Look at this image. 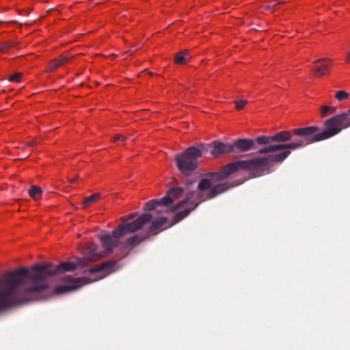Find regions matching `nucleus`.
Masks as SVG:
<instances>
[{"mask_svg": "<svg viewBox=\"0 0 350 350\" xmlns=\"http://www.w3.org/2000/svg\"><path fill=\"white\" fill-rule=\"evenodd\" d=\"M330 122L338 123L339 126L342 129H347L350 126V109L347 111L336 115L332 118Z\"/></svg>", "mask_w": 350, "mask_h": 350, "instance_id": "10", "label": "nucleus"}, {"mask_svg": "<svg viewBox=\"0 0 350 350\" xmlns=\"http://www.w3.org/2000/svg\"><path fill=\"white\" fill-rule=\"evenodd\" d=\"M211 188L212 187L204 191H201L198 188L201 193L200 194L189 191L188 188L185 191L182 187H173L168 191L165 196L161 199V202L163 206H167L174 201L178 200L185 193V198L172 208V211H179L174 217V221L176 223L187 217L201 202L211 199Z\"/></svg>", "mask_w": 350, "mask_h": 350, "instance_id": "4", "label": "nucleus"}, {"mask_svg": "<svg viewBox=\"0 0 350 350\" xmlns=\"http://www.w3.org/2000/svg\"><path fill=\"white\" fill-rule=\"evenodd\" d=\"M247 101L244 99H241V100L234 101L236 108L238 110H241V109H243L245 107V105L247 104Z\"/></svg>", "mask_w": 350, "mask_h": 350, "instance_id": "24", "label": "nucleus"}, {"mask_svg": "<svg viewBox=\"0 0 350 350\" xmlns=\"http://www.w3.org/2000/svg\"><path fill=\"white\" fill-rule=\"evenodd\" d=\"M346 62L349 64H350V52L349 53V54L347 55V58H346Z\"/></svg>", "mask_w": 350, "mask_h": 350, "instance_id": "25", "label": "nucleus"}, {"mask_svg": "<svg viewBox=\"0 0 350 350\" xmlns=\"http://www.w3.org/2000/svg\"><path fill=\"white\" fill-rule=\"evenodd\" d=\"M116 269L117 265L116 262L106 261L89 269L92 278H74L70 275H65L62 280L66 284L57 286L55 288V292L59 294L77 290L87 284L104 278Z\"/></svg>", "mask_w": 350, "mask_h": 350, "instance_id": "5", "label": "nucleus"}, {"mask_svg": "<svg viewBox=\"0 0 350 350\" xmlns=\"http://www.w3.org/2000/svg\"><path fill=\"white\" fill-rule=\"evenodd\" d=\"M146 237L147 236L142 234H135L131 236L124 241H121V249L125 250L134 247L141 243L144 240L146 239Z\"/></svg>", "mask_w": 350, "mask_h": 350, "instance_id": "11", "label": "nucleus"}, {"mask_svg": "<svg viewBox=\"0 0 350 350\" xmlns=\"http://www.w3.org/2000/svg\"><path fill=\"white\" fill-rule=\"evenodd\" d=\"M278 3H283V2H285L287 0H275Z\"/></svg>", "mask_w": 350, "mask_h": 350, "instance_id": "26", "label": "nucleus"}, {"mask_svg": "<svg viewBox=\"0 0 350 350\" xmlns=\"http://www.w3.org/2000/svg\"><path fill=\"white\" fill-rule=\"evenodd\" d=\"M165 208V211H167V209L165 207H161V209L157 210L158 212H162L163 211V209Z\"/></svg>", "mask_w": 350, "mask_h": 350, "instance_id": "27", "label": "nucleus"}, {"mask_svg": "<svg viewBox=\"0 0 350 350\" xmlns=\"http://www.w3.org/2000/svg\"><path fill=\"white\" fill-rule=\"evenodd\" d=\"M187 58L186 53H178L175 57V62L178 64H183L187 62Z\"/></svg>", "mask_w": 350, "mask_h": 350, "instance_id": "19", "label": "nucleus"}, {"mask_svg": "<svg viewBox=\"0 0 350 350\" xmlns=\"http://www.w3.org/2000/svg\"><path fill=\"white\" fill-rule=\"evenodd\" d=\"M127 137L121 134H116L113 137V142L115 143H124L126 140Z\"/></svg>", "mask_w": 350, "mask_h": 350, "instance_id": "23", "label": "nucleus"}, {"mask_svg": "<svg viewBox=\"0 0 350 350\" xmlns=\"http://www.w3.org/2000/svg\"><path fill=\"white\" fill-rule=\"evenodd\" d=\"M202 152L201 148L193 146L188 148L176 156V165L183 174L189 176L196 170L198 167V159L201 157Z\"/></svg>", "mask_w": 350, "mask_h": 350, "instance_id": "6", "label": "nucleus"}, {"mask_svg": "<svg viewBox=\"0 0 350 350\" xmlns=\"http://www.w3.org/2000/svg\"><path fill=\"white\" fill-rule=\"evenodd\" d=\"M273 142V135L272 136L262 135V136H259L256 138V142L260 144H269Z\"/></svg>", "mask_w": 350, "mask_h": 350, "instance_id": "17", "label": "nucleus"}, {"mask_svg": "<svg viewBox=\"0 0 350 350\" xmlns=\"http://www.w3.org/2000/svg\"><path fill=\"white\" fill-rule=\"evenodd\" d=\"M331 65L332 60L329 59H321L314 61L312 68L313 75L317 77L327 75L329 72Z\"/></svg>", "mask_w": 350, "mask_h": 350, "instance_id": "7", "label": "nucleus"}, {"mask_svg": "<svg viewBox=\"0 0 350 350\" xmlns=\"http://www.w3.org/2000/svg\"><path fill=\"white\" fill-rule=\"evenodd\" d=\"M335 97L339 101H342L348 99L349 94L348 92L344 90H340L336 93Z\"/></svg>", "mask_w": 350, "mask_h": 350, "instance_id": "20", "label": "nucleus"}, {"mask_svg": "<svg viewBox=\"0 0 350 350\" xmlns=\"http://www.w3.org/2000/svg\"><path fill=\"white\" fill-rule=\"evenodd\" d=\"M15 45L14 42H8L0 45V53L8 51L10 48L13 47Z\"/></svg>", "mask_w": 350, "mask_h": 350, "instance_id": "21", "label": "nucleus"}, {"mask_svg": "<svg viewBox=\"0 0 350 350\" xmlns=\"http://www.w3.org/2000/svg\"><path fill=\"white\" fill-rule=\"evenodd\" d=\"M21 72H15L13 75H11L8 80L12 82H19L21 81Z\"/></svg>", "mask_w": 350, "mask_h": 350, "instance_id": "22", "label": "nucleus"}, {"mask_svg": "<svg viewBox=\"0 0 350 350\" xmlns=\"http://www.w3.org/2000/svg\"><path fill=\"white\" fill-rule=\"evenodd\" d=\"M290 154L288 150L269 155L265 157H256L247 161H237L224 166L219 172L211 173L199 183V189L201 191L212 187L211 198H214L233 185L219 182L227 178L231 174L239 170H245L250 172L252 177H258L265 173L271 172L270 167L273 163H281Z\"/></svg>", "mask_w": 350, "mask_h": 350, "instance_id": "2", "label": "nucleus"}, {"mask_svg": "<svg viewBox=\"0 0 350 350\" xmlns=\"http://www.w3.org/2000/svg\"><path fill=\"white\" fill-rule=\"evenodd\" d=\"M67 61H68V58L67 57L62 56L57 59H54L53 62H51L50 68L51 70L55 69L59 66L63 65Z\"/></svg>", "mask_w": 350, "mask_h": 350, "instance_id": "14", "label": "nucleus"}, {"mask_svg": "<svg viewBox=\"0 0 350 350\" xmlns=\"http://www.w3.org/2000/svg\"><path fill=\"white\" fill-rule=\"evenodd\" d=\"M159 206H163L160 200H152L147 202L145 205L146 211H152L157 208Z\"/></svg>", "mask_w": 350, "mask_h": 350, "instance_id": "15", "label": "nucleus"}, {"mask_svg": "<svg viewBox=\"0 0 350 350\" xmlns=\"http://www.w3.org/2000/svg\"><path fill=\"white\" fill-rule=\"evenodd\" d=\"M231 145L232 152H246L253 148L254 142L250 139H240L236 140Z\"/></svg>", "mask_w": 350, "mask_h": 350, "instance_id": "9", "label": "nucleus"}, {"mask_svg": "<svg viewBox=\"0 0 350 350\" xmlns=\"http://www.w3.org/2000/svg\"><path fill=\"white\" fill-rule=\"evenodd\" d=\"M133 214L122 217L123 223L113 230L111 234L105 233L99 237L105 251L98 252L97 245L88 243L83 249V259H78L77 263L65 262L55 267L51 264L44 263L31 267H22L8 271L0 276V312L12 307L41 299L43 291L48 287L47 277L61 271H70L78 266L84 267L85 261H96L111 254L118 245L121 246L120 239L129 234L141 229L152 219L146 213L137 219Z\"/></svg>", "mask_w": 350, "mask_h": 350, "instance_id": "1", "label": "nucleus"}, {"mask_svg": "<svg viewBox=\"0 0 350 350\" xmlns=\"http://www.w3.org/2000/svg\"><path fill=\"white\" fill-rule=\"evenodd\" d=\"M100 197H101V194L99 193H96L92 194V196H90V197L87 198L85 200V202H84L85 206H87L88 205H89L91 203H94V202H96L97 200H98L100 198Z\"/></svg>", "mask_w": 350, "mask_h": 350, "instance_id": "18", "label": "nucleus"}, {"mask_svg": "<svg viewBox=\"0 0 350 350\" xmlns=\"http://www.w3.org/2000/svg\"><path fill=\"white\" fill-rule=\"evenodd\" d=\"M210 146L212 148L211 152L214 157H219L232 152V145L230 144L214 142Z\"/></svg>", "mask_w": 350, "mask_h": 350, "instance_id": "8", "label": "nucleus"}, {"mask_svg": "<svg viewBox=\"0 0 350 350\" xmlns=\"http://www.w3.org/2000/svg\"><path fill=\"white\" fill-rule=\"evenodd\" d=\"M336 111V108L335 107L323 105L321 109V115L322 117H325L328 115L334 113Z\"/></svg>", "mask_w": 350, "mask_h": 350, "instance_id": "16", "label": "nucleus"}, {"mask_svg": "<svg viewBox=\"0 0 350 350\" xmlns=\"http://www.w3.org/2000/svg\"><path fill=\"white\" fill-rule=\"evenodd\" d=\"M42 193V189L36 186H32L29 190V196L36 201L41 198Z\"/></svg>", "mask_w": 350, "mask_h": 350, "instance_id": "13", "label": "nucleus"}, {"mask_svg": "<svg viewBox=\"0 0 350 350\" xmlns=\"http://www.w3.org/2000/svg\"><path fill=\"white\" fill-rule=\"evenodd\" d=\"M167 220L164 217H160L156 219L151 224L149 232L152 234H157L159 231H161L165 228V226L167 224Z\"/></svg>", "mask_w": 350, "mask_h": 350, "instance_id": "12", "label": "nucleus"}, {"mask_svg": "<svg viewBox=\"0 0 350 350\" xmlns=\"http://www.w3.org/2000/svg\"><path fill=\"white\" fill-rule=\"evenodd\" d=\"M332 118L326 120V129L317 133L319 128L315 126H306L293 129L291 131H280L273 135V142L289 143L269 145L258 150L260 154L275 152L278 150L285 152L303 148L313 142L321 141L332 137L341 131L338 123L330 122Z\"/></svg>", "mask_w": 350, "mask_h": 350, "instance_id": "3", "label": "nucleus"}]
</instances>
